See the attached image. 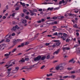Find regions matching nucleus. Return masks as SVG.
Instances as JSON below:
<instances>
[{
	"instance_id": "nucleus-57",
	"label": "nucleus",
	"mask_w": 80,
	"mask_h": 80,
	"mask_svg": "<svg viewBox=\"0 0 80 80\" xmlns=\"http://www.w3.org/2000/svg\"><path fill=\"white\" fill-rule=\"evenodd\" d=\"M41 22H42L41 20H39V21H37V22L38 23H41Z\"/></svg>"
},
{
	"instance_id": "nucleus-49",
	"label": "nucleus",
	"mask_w": 80,
	"mask_h": 80,
	"mask_svg": "<svg viewBox=\"0 0 80 80\" xmlns=\"http://www.w3.org/2000/svg\"><path fill=\"white\" fill-rule=\"evenodd\" d=\"M50 55H48L47 57V59H48V58H50Z\"/></svg>"
},
{
	"instance_id": "nucleus-3",
	"label": "nucleus",
	"mask_w": 80,
	"mask_h": 80,
	"mask_svg": "<svg viewBox=\"0 0 80 80\" xmlns=\"http://www.w3.org/2000/svg\"><path fill=\"white\" fill-rule=\"evenodd\" d=\"M22 40L20 39H17V40H13V41L12 42L13 43V45L12 46V47H13L14 45H15L16 44H17V42H22Z\"/></svg>"
},
{
	"instance_id": "nucleus-4",
	"label": "nucleus",
	"mask_w": 80,
	"mask_h": 80,
	"mask_svg": "<svg viewBox=\"0 0 80 80\" xmlns=\"http://www.w3.org/2000/svg\"><path fill=\"white\" fill-rule=\"evenodd\" d=\"M63 36H61V38L63 40H65V39H66V38H67L68 37L67 36V34L64 33L63 34Z\"/></svg>"
},
{
	"instance_id": "nucleus-35",
	"label": "nucleus",
	"mask_w": 80,
	"mask_h": 80,
	"mask_svg": "<svg viewBox=\"0 0 80 80\" xmlns=\"http://www.w3.org/2000/svg\"><path fill=\"white\" fill-rule=\"evenodd\" d=\"M6 41L7 42H9L10 41V40L8 39V38H7L6 39Z\"/></svg>"
},
{
	"instance_id": "nucleus-11",
	"label": "nucleus",
	"mask_w": 80,
	"mask_h": 80,
	"mask_svg": "<svg viewBox=\"0 0 80 80\" xmlns=\"http://www.w3.org/2000/svg\"><path fill=\"white\" fill-rule=\"evenodd\" d=\"M18 26L17 25H16L15 26H14L13 27L12 29L13 30H15L16 29H18Z\"/></svg>"
},
{
	"instance_id": "nucleus-18",
	"label": "nucleus",
	"mask_w": 80,
	"mask_h": 80,
	"mask_svg": "<svg viewBox=\"0 0 80 80\" xmlns=\"http://www.w3.org/2000/svg\"><path fill=\"white\" fill-rule=\"evenodd\" d=\"M18 62H25V59H24V58H22V60H21L20 61H19Z\"/></svg>"
},
{
	"instance_id": "nucleus-1",
	"label": "nucleus",
	"mask_w": 80,
	"mask_h": 80,
	"mask_svg": "<svg viewBox=\"0 0 80 80\" xmlns=\"http://www.w3.org/2000/svg\"><path fill=\"white\" fill-rule=\"evenodd\" d=\"M45 56H43L42 58L41 56L39 55L37 57L34 58V61L36 62V61H39V60H43L45 59Z\"/></svg>"
},
{
	"instance_id": "nucleus-27",
	"label": "nucleus",
	"mask_w": 80,
	"mask_h": 80,
	"mask_svg": "<svg viewBox=\"0 0 80 80\" xmlns=\"http://www.w3.org/2000/svg\"><path fill=\"white\" fill-rule=\"evenodd\" d=\"M53 35H57V36H58V33H57V32H56L54 33H53Z\"/></svg>"
},
{
	"instance_id": "nucleus-14",
	"label": "nucleus",
	"mask_w": 80,
	"mask_h": 80,
	"mask_svg": "<svg viewBox=\"0 0 80 80\" xmlns=\"http://www.w3.org/2000/svg\"><path fill=\"white\" fill-rule=\"evenodd\" d=\"M56 45H57V46H59L60 45V41L59 40L56 43Z\"/></svg>"
},
{
	"instance_id": "nucleus-10",
	"label": "nucleus",
	"mask_w": 80,
	"mask_h": 80,
	"mask_svg": "<svg viewBox=\"0 0 80 80\" xmlns=\"http://www.w3.org/2000/svg\"><path fill=\"white\" fill-rule=\"evenodd\" d=\"M59 52H60V49H58L57 50V51H55L53 53V55H55V54H56L57 55V54H58V53H59Z\"/></svg>"
},
{
	"instance_id": "nucleus-36",
	"label": "nucleus",
	"mask_w": 80,
	"mask_h": 80,
	"mask_svg": "<svg viewBox=\"0 0 80 80\" xmlns=\"http://www.w3.org/2000/svg\"><path fill=\"white\" fill-rule=\"evenodd\" d=\"M12 37H11V35H9L8 37V38H9V39H12Z\"/></svg>"
},
{
	"instance_id": "nucleus-61",
	"label": "nucleus",
	"mask_w": 80,
	"mask_h": 80,
	"mask_svg": "<svg viewBox=\"0 0 80 80\" xmlns=\"http://www.w3.org/2000/svg\"><path fill=\"white\" fill-rule=\"evenodd\" d=\"M29 43V42H27L25 43V45H28V44Z\"/></svg>"
},
{
	"instance_id": "nucleus-28",
	"label": "nucleus",
	"mask_w": 80,
	"mask_h": 80,
	"mask_svg": "<svg viewBox=\"0 0 80 80\" xmlns=\"http://www.w3.org/2000/svg\"><path fill=\"white\" fill-rule=\"evenodd\" d=\"M75 76L73 75H72L71 76H70V78H71L74 79V78H75Z\"/></svg>"
},
{
	"instance_id": "nucleus-22",
	"label": "nucleus",
	"mask_w": 80,
	"mask_h": 80,
	"mask_svg": "<svg viewBox=\"0 0 80 80\" xmlns=\"http://www.w3.org/2000/svg\"><path fill=\"white\" fill-rule=\"evenodd\" d=\"M26 22H27V20H23L22 22L23 23H26Z\"/></svg>"
},
{
	"instance_id": "nucleus-26",
	"label": "nucleus",
	"mask_w": 80,
	"mask_h": 80,
	"mask_svg": "<svg viewBox=\"0 0 80 80\" xmlns=\"http://www.w3.org/2000/svg\"><path fill=\"white\" fill-rule=\"evenodd\" d=\"M78 46H79V44H77L74 46V48H75V47H78Z\"/></svg>"
},
{
	"instance_id": "nucleus-64",
	"label": "nucleus",
	"mask_w": 80,
	"mask_h": 80,
	"mask_svg": "<svg viewBox=\"0 0 80 80\" xmlns=\"http://www.w3.org/2000/svg\"><path fill=\"white\" fill-rule=\"evenodd\" d=\"M46 80H50V79H51V78H46Z\"/></svg>"
},
{
	"instance_id": "nucleus-52",
	"label": "nucleus",
	"mask_w": 80,
	"mask_h": 80,
	"mask_svg": "<svg viewBox=\"0 0 80 80\" xmlns=\"http://www.w3.org/2000/svg\"><path fill=\"white\" fill-rule=\"evenodd\" d=\"M50 45L49 43H46L45 44V45H46V46H48V45Z\"/></svg>"
},
{
	"instance_id": "nucleus-34",
	"label": "nucleus",
	"mask_w": 80,
	"mask_h": 80,
	"mask_svg": "<svg viewBox=\"0 0 80 80\" xmlns=\"http://www.w3.org/2000/svg\"><path fill=\"white\" fill-rule=\"evenodd\" d=\"M32 11L33 12H37V9H34L32 10Z\"/></svg>"
},
{
	"instance_id": "nucleus-15",
	"label": "nucleus",
	"mask_w": 80,
	"mask_h": 80,
	"mask_svg": "<svg viewBox=\"0 0 80 80\" xmlns=\"http://www.w3.org/2000/svg\"><path fill=\"white\" fill-rule=\"evenodd\" d=\"M34 65H33V66H30L29 68H27V70H31L32 67H33Z\"/></svg>"
},
{
	"instance_id": "nucleus-47",
	"label": "nucleus",
	"mask_w": 80,
	"mask_h": 80,
	"mask_svg": "<svg viewBox=\"0 0 80 80\" xmlns=\"http://www.w3.org/2000/svg\"><path fill=\"white\" fill-rule=\"evenodd\" d=\"M58 62V61L55 60L53 62V63H56V62Z\"/></svg>"
},
{
	"instance_id": "nucleus-9",
	"label": "nucleus",
	"mask_w": 80,
	"mask_h": 80,
	"mask_svg": "<svg viewBox=\"0 0 80 80\" xmlns=\"http://www.w3.org/2000/svg\"><path fill=\"white\" fill-rule=\"evenodd\" d=\"M11 72L10 71L7 72V74L8 75L7 76V77H10L12 75V74H11Z\"/></svg>"
},
{
	"instance_id": "nucleus-42",
	"label": "nucleus",
	"mask_w": 80,
	"mask_h": 80,
	"mask_svg": "<svg viewBox=\"0 0 80 80\" xmlns=\"http://www.w3.org/2000/svg\"><path fill=\"white\" fill-rule=\"evenodd\" d=\"M4 41H5V40L4 39H2L0 42V43H2V42H3Z\"/></svg>"
},
{
	"instance_id": "nucleus-33",
	"label": "nucleus",
	"mask_w": 80,
	"mask_h": 80,
	"mask_svg": "<svg viewBox=\"0 0 80 80\" xmlns=\"http://www.w3.org/2000/svg\"><path fill=\"white\" fill-rule=\"evenodd\" d=\"M70 39H68V38H67L66 39V42H69V41H70Z\"/></svg>"
},
{
	"instance_id": "nucleus-44",
	"label": "nucleus",
	"mask_w": 80,
	"mask_h": 80,
	"mask_svg": "<svg viewBox=\"0 0 80 80\" xmlns=\"http://www.w3.org/2000/svg\"><path fill=\"white\" fill-rule=\"evenodd\" d=\"M59 40H54L52 41V42H56V43L57 42H58Z\"/></svg>"
},
{
	"instance_id": "nucleus-23",
	"label": "nucleus",
	"mask_w": 80,
	"mask_h": 80,
	"mask_svg": "<svg viewBox=\"0 0 80 80\" xmlns=\"http://www.w3.org/2000/svg\"><path fill=\"white\" fill-rule=\"evenodd\" d=\"M65 3V1H64V0H62V1H60V5H61L62 3Z\"/></svg>"
},
{
	"instance_id": "nucleus-51",
	"label": "nucleus",
	"mask_w": 80,
	"mask_h": 80,
	"mask_svg": "<svg viewBox=\"0 0 80 80\" xmlns=\"http://www.w3.org/2000/svg\"><path fill=\"white\" fill-rule=\"evenodd\" d=\"M28 18H29L28 16H26L25 18H26V19H27H27H28Z\"/></svg>"
},
{
	"instance_id": "nucleus-46",
	"label": "nucleus",
	"mask_w": 80,
	"mask_h": 80,
	"mask_svg": "<svg viewBox=\"0 0 80 80\" xmlns=\"http://www.w3.org/2000/svg\"><path fill=\"white\" fill-rule=\"evenodd\" d=\"M56 79L58 80H60V76H59V78H56Z\"/></svg>"
},
{
	"instance_id": "nucleus-24",
	"label": "nucleus",
	"mask_w": 80,
	"mask_h": 80,
	"mask_svg": "<svg viewBox=\"0 0 80 80\" xmlns=\"http://www.w3.org/2000/svg\"><path fill=\"white\" fill-rule=\"evenodd\" d=\"M52 75H53L52 73H51V74H48L47 75V76L48 77H50V76H52Z\"/></svg>"
},
{
	"instance_id": "nucleus-50",
	"label": "nucleus",
	"mask_w": 80,
	"mask_h": 80,
	"mask_svg": "<svg viewBox=\"0 0 80 80\" xmlns=\"http://www.w3.org/2000/svg\"><path fill=\"white\" fill-rule=\"evenodd\" d=\"M28 60H29V58H25V60H26V61H28Z\"/></svg>"
},
{
	"instance_id": "nucleus-56",
	"label": "nucleus",
	"mask_w": 80,
	"mask_h": 80,
	"mask_svg": "<svg viewBox=\"0 0 80 80\" xmlns=\"http://www.w3.org/2000/svg\"><path fill=\"white\" fill-rule=\"evenodd\" d=\"M40 14H41V15H43V14H44L43 12V11L41 12H40Z\"/></svg>"
},
{
	"instance_id": "nucleus-60",
	"label": "nucleus",
	"mask_w": 80,
	"mask_h": 80,
	"mask_svg": "<svg viewBox=\"0 0 80 80\" xmlns=\"http://www.w3.org/2000/svg\"><path fill=\"white\" fill-rule=\"evenodd\" d=\"M42 10V9H38V11H39V12H41Z\"/></svg>"
},
{
	"instance_id": "nucleus-20",
	"label": "nucleus",
	"mask_w": 80,
	"mask_h": 80,
	"mask_svg": "<svg viewBox=\"0 0 80 80\" xmlns=\"http://www.w3.org/2000/svg\"><path fill=\"white\" fill-rule=\"evenodd\" d=\"M20 4L22 5L23 7H25V3H22V2H20Z\"/></svg>"
},
{
	"instance_id": "nucleus-40",
	"label": "nucleus",
	"mask_w": 80,
	"mask_h": 80,
	"mask_svg": "<svg viewBox=\"0 0 80 80\" xmlns=\"http://www.w3.org/2000/svg\"><path fill=\"white\" fill-rule=\"evenodd\" d=\"M23 12L24 13H26V12H27V10L26 9H23Z\"/></svg>"
},
{
	"instance_id": "nucleus-55",
	"label": "nucleus",
	"mask_w": 80,
	"mask_h": 80,
	"mask_svg": "<svg viewBox=\"0 0 80 80\" xmlns=\"http://www.w3.org/2000/svg\"><path fill=\"white\" fill-rule=\"evenodd\" d=\"M69 15L70 16H73V14L72 13H70L69 14Z\"/></svg>"
},
{
	"instance_id": "nucleus-16",
	"label": "nucleus",
	"mask_w": 80,
	"mask_h": 80,
	"mask_svg": "<svg viewBox=\"0 0 80 80\" xmlns=\"http://www.w3.org/2000/svg\"><path fill=\"white\" fill-rule=\"evenodd\" d=\"M65 18L63 16H60V20H65Z\"/></svg>"
},
{
	"instance_id": "nucleus-7",
	"label": "nucleus",
	"mask_w": 80,
	"mask_h": 80,
	"mask_svg": "<svg viewBox=\"0 0 80 80\" xmlns=\"http://www.w3.org/2000/svg\"><path fill=\"white\" fill-rule=\"evenodd\" d=\"M51 21H52V20H49L48 21H47L46 22V23H47V24H48V25H53L54 23L53 22H52L51 23L50 22Z\"/></svg>"
},
{
	"instance_id": "nucleus-12",
	"label": "nucleus",
	"mask_w": 80,
	"mask_h": 80,
	"mask_svg": "<svg viewBox=\"0 0 80 80\" xmlns=\"http://www.w3.org/2000/svg\"><path fill=\"white\" fill-rule=\"evenodd\" d=\"M60 68V65L57 66L55 68L56 70H59Z\"/></svg>"
},
{
	"instance_id": "nucleus-21",
	"label": "nucleus",
	"mask_w": 80,
	"mask_h": 80,
	"mask_svg": "<svg viewBox=\"0 0 80 80\" xmlns=\"http://www.w3.org/2000/svg\"><path fill=\"white\" fill-rule=\"evenodd\" d=\"M53 8H48L47 10H50V11H52L53 10Z\"/></svg>"
},
{
	"instance_id": "nucleus-2",
	"label": "nucleus",
	"mask_w": 80,
	"mask_h": 80,
	"mask_svg": "<svg viewBox=\"0 0 80 80\" xmlns=\"http://www.w3.org/2000/svg\"><path fill=\"white\" fill-rule=\"evenodd\" d=\"M15 63L14 62H12V61H11L9 62H8L7 64H8L7 65H6L5 66V67H7V66H9L8 67H7V68H8L10 67H12V66H13V65H14L15 64Z\"/></svg>"
},
{
	"instance_id": "nucleus-48",
	"label": "nucleus",
	"mask_w": 80,
	"mask_h": 80,
	"mask_svg": "<svg viewBox=\"0 0 80 80\" xmlns=\"http://www.w3.org/2000/svg\"><path fill=\"white\" fill-rule=\"evenodd\" d=\"M19 10V7H17L16 8L15 10Z\"/></svg>"
},
{
	"instance_id": "nucleus-63",
	"label": "nucleus",
	"mask_w": 80,
	"mask_h": 80,
	"mask_svg": "<svg viewBox=\"0 0 80 80\" xmlns=\"http://www.w3.org/2000/svg\"><path fill=\"white\" fill-rule=\"evenodd\" d=\"M45 21V19H42L41 20V21L43 22H44Z\"/></svg>"
},
{
	"instance_id": "nucleus-19",
	"label": "nucleus",
	"mask_w": 80,
	"mask_h": 80,
	"mask_svg": "<svg viewBox=\"0 0 80 80\" xmlns=\"http://www.w3.org/2000/svg\"><path fill=\"white\" fill-rule=\"evenodd\" d=\"M63 78H70V76H66L63 77Z\"/></svg>"
},
{
	"instance_id": "nucleus-29",
	"label": "nucleus",
	"mask_w": 80,
	"mask_h": 80,
	"mask_svg": "<svg viewBox=\"0 0 80 80\" xmlns=\"http://www.w3.org/2000/svg\"><path fill=\"white\" fill-rule=\"evenodd\" d=\"M18 69H19V67H16L15 68V70H18Z\"/></svg>"
},
{
	"instance_id": "nucleus-6",
	"label": "nucleus",
	"mask_w": 80,
	"mask_h": 80,
	"mask_svg": "<svg viewBox=\"0 0 80 80\" xmlns=\"http://www.w3.org/2000/svg\"><path fill=\"white\" fill-rule=\"evenodd\" d=\"M62 50L63 52H65L66 50H70V48H68V47H63L62 48Z\"/></svg>"
},
{
	"instance_id": "nucleus-8",
	"label": "nucleus",
	"mask_w": 80,
	"mask_h": 80,
	"mask_svg": "<svg viewBox=\"0 0 80 80\" xmlns=\"http://www.w3.org/2000/svg\"><path fill=\"white\" fill-rule=\"evenodd\" d=\"M2 46L0 48V50L1 51H2L5 48V46H5V44H2Z\"/></svg>"
},
{
	"instance_id": "nucleus-54",
	"label": "nucleus",
	"mask_w": 80,
	"mask_h": 80,
	"mask_svg": "<svg viewBox=\"0 0 80 80\" xmlns=\"http://www.w3.org/2000/svg\"><path fill=\"white\" fill-rule=\"evenodd\" d=\"M11 70L12 69L11 68H10L9 69H7V71H8V72H10V71H11Z\"/></svg>"
},
{
	"instance_id": "nucleus-13",
	"label": "nucleus",
	"mask_w": 80,
	"mask_h": 80,
	"mask_svg": "<svg viewBox=\"0 0 80 80\" xmlns=\"http://www.w3.org/2000/svg\"><path fill=\"white\" fill-rule=\"evenodd\" d=\"M29 11L30 12V13H31V16H33V15H34V13H33V11L31 10H29Z\"/></svg>"
},
{
	"instance_id": "nucleus-38",
	"label": "nucleus",
	"mask_w": 80,
	"mask_h": 80,
	"mask_svg": "<svg viewBox=\"0 0 80 80\" xmlns=\"http://www.w3.org/2000/svg\"><path fill=\"white\" fill-rule=\"evenodd\" d=\"M56 44H54L52 46V47H53V48H55V47H56Z\"/></svg>"
},
{
	"instance_id": "nucleus-53",
	"label": "nucleus",
	"mask_w": 80,
	"mask_h": 80,
	"mask_svg": "<svg viewBox=\"0 0 80 80\" xmlns=\"http://www.w3.org/2000/svg\"><path fill=\"white\" fill-rule=\"evenodd\" d=\"M24 44H23V43H22L21 45V46L22 47H23V46H24Z\"/></svg>"
},
{
	"instance_id": "nucleus-37",
	"label": "nucleus",
	"mask_w": 80,
	"mask_h": 80,
	"mask_svg": "<svg viewBox=\"0 0 80 80\" xmlns=\"http://www.w3.org/2000/svg\"><path fill=\"white\" fill-rule=\"evenodd\" d=\"M72 74H73V73H75V71H71V73Z\"/></svg>"
},
{
	"instance_id": "nucleus-58",
	"label": "nucleus",
	"mask_w": 80,
	"mask_h": 80,
	"mask_svg": "<svg viewBox=\"0 0 80 80\" xmlns=\"http://www.w3.org/2000/svg\"><path fill=\"white\" fill-rule=\"evenodd\" d=\"M76 34L77 36H79V33L78 32H76Z\"/></svg>"
},
{
	"instance_id": "nucleus-59",
	"label": "nucleus",
	"mask_w": 80,
	"mask_h": 80,
	"mask_svg": "<svg viewBox=\"0 0 80 80\" xmlns=\"http://www.w3.org/2000/svg\"><path fill=\"white\" fill-rule=\"evenodd\" d=\"M15 13H13L12 15V17H15Z\"/></svg>"
},
{
	"instance_id": "nucleus-45",
	"label": "nucleus",
	"mask_w": 80,
	"mask_h": 80,
	"mask_svg": "<svg viewBox=\"0 0 80 80\" xmlns=\"http://www.w3.org/2000/svg\"><path fill=\"white\" fill-rule=\"evenodd\" d=\"M43 4H44V5H47V4H51V3H47L45 2V3H43Z\"/></svg>"
},
{
	"instance_id": "nucleus-41",
	"label": "nucleus",
	"mask_w": 80,
	"mask_h": 80,
	"mask_svg": "<svg viewBox=\"0 0 80 80\" xmlns=\"http://www.w3.org/2000/svg\"><path fill=\"white\" fill-rule=\"evenodd\" d=\"M57 17H54L52 18V19L54 20H56V19H57Z\"/></svg>"
},
{
	"instance_id": "nucleus-30",
	"label": "nucleus",
	"mask_w": 80,
	"mask_h": 80,
	"mask_svg": "<svg viewBox=\"0 0 80 80\" xmlns=\"http://www.w3.org/2000/svg\"><path fill=\"white\" fill-rule=\"evenodd\" d=\"M12 24L13 25H16V24H17V22L13 21L12 22Z\"/></svg>"
},
{
	"instance_id": "nucleus-62",
	"label": "nucleus",
	"mask_w": 80,
	"mask_h": 80,
	"mask_svg": "<svg viewBox=\"0 0 80 80\" xmlns=\"http://www.w3.org/2000/svg\"><path fill=\"white\" fill-rule=\"evenodd\" d=\"M4 63V62H0V65H2V64H3Z\"/></svg>"
},
{
	"instance_id": "nucleus-25",
	"label": "nucleus",
	"mask_w": 80,
	"mask_h": 80,
	"mask_svg": "<svg viewBox=\"0 0 80 80\" xmlns=\"http://www.w3.org/2000/svg\"><path fill=\"white\" fill-rule=\"evenodd\" d=\"M73 27L74 28H78V27H77V24H75L74 25H73Z\"/></svg>"
},
{
	"instance_id": "nucleus-32",
	"label": "nucleus",
	"mask_w": 80,
	"mask_h": 80,
	"mask_svg": "<svg viewBox=\"0 0 80 80\" xmlns=\"http://www.w3.org/2000/svg\"><path fill=\"white\" fill-rule=\"evenodd\" d=\"M17 50L16 48L14 49L13 50H12V52H12V53H13V52H15L16 50Z\"/></svg>"
},
{
	"instance_id": "nucleus-31",
	"label": "nucleus",
	"mask_w": 80,
	"mask_h": 80,
	"mask_svg": "<svg viewBox=\"0 0 80 80\" xmlns=\"http://www.w3.org/2000/svg\"><path fill=\"white\" fill-rule=\"evenodd\" d=\"M74 60V59H72L71 60H70L69 62L68 63H70L72 62Z\"/></svg>"
},
{
	"instance_id": "nucleus-5",
	"label": "nucleus",
	"mask_w": 80,
	"mask_h": 80,
	"mask_svg": "<svg viewBox=\"0 0 80 80\" xmlns=\"http://www.w3.org/2000/svg\"><path fill=\"white\" fill-rule=\"evenodd\" d=\"M65 63H63L62 64H61L60 66V70H63L64 69V67H65Z\"/></svg>"
},
{
	"instance_id": "nucleus-43",
	"label": "nucleus",
	"mask_w": 80,
	"mask_h": 80,
	"mask_svg": "<svg viewBox=\"0 0 80 80\" xmlns=\"http://www.w3.org/2000/svg\"><path fill=\"white\" fill-rule=\"evenodd\" d=\"M45 65H43L42 66L41 68V69H43V68H45Z\"/></svg>"
},
{
	"instance_id": "nucleus-17",
	"label": "nucleus",
	"mask_w": 80,
	"mask_h": 80,
	"mask_svg": "<svg viewBox=\"0 0 80 80\" xmlns=\"http://www.w3.org/2000/svg\"><path fill=\"white\" fill-rule=\"evenodd\" d=\"M12 53V52H9V54H8V53H7L6 54H5L4 55V56L5 57H8L9 56V55Z\"/></svg>"
},
{
	"instance_id": "nucleus-39",
	"label": "nucleus",
	"mask_w": 80,
	"mask_h": 80,
	"mask_svg": "<svg viewBox=\"0 0 80 80\" xmlns=\"http://www.w3.org/2000/svg\"><path fill=\"white\" fill-rule=\"evenodd\" d=\"M27 66H25V67H23V68H22L21 69V70H23L24 69H25V68H27Z\"/></svg>"
}]
</instances>
